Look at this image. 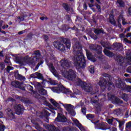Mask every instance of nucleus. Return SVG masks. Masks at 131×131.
Listing matches in <instances>:
<instances>
[{
	"label": "nucleus",
	"instance_id": "obj_1",
	"mask_svg": "<svg viewBox=\"0 0 131 131\" xmlns=\"http://www.w3.org/2000/svg\"><path fill=\"white\" fill-rule=\"evenodd\" d=\"M73 48L74 49V53H76L74 57V66L76 67L77 69H80V68L84 69L86 66V60H85V57L82 53V48L80 43L76 42L73 46Z\"/></svg>",
	"mask_w": 131,
	"mask_h": 131
},
{
	"label": "nucleus",
	"instance_id": "obj_2",
	"mask_svg": "<svg viewBox=\"0 0 131 131\" xmlns=\"http://www.w3.org/2000/svg\"><path fill=\"white\" fill-rule=\"evenodd\" d=\"M53 45L55 49H57L60 52H64L66 50V48L67 49H70L71 48L70 40L67 38L61 37L59 41H54Z\"/></svg>",
	"mask_w": 131,
	"mask_h": 131
},
{
	"label": "nucleus",
	"instance_id": "obj_3",
	"mask_svg": "<svg viewBox=\"0 0 131 131\" xmlns=\"http://www.w3.org/2000/svg\"><path fill=\"white\" fill-rule=\"evenodd\" d=\"M103 76L105 78H101L98 84L102 88L104 86V88H108V91H111L114 86V83L112 81V77L109 74L104 73L103 74Z\"/></svg>",
	"mask_w": 131,
	"mask_h": 131
},
{
	"label": "nucleus",
	"instance_id": "obj_4",
	"mask_svg": "<svg viewBox=\"0 0 131 131\" xmlns=\"http://www.w3.org/2000/svg\"><path fill=\"white\" fill-rule=\"evenodd\" d=\"M14 109L16 112H14V111L10 108H7L5 111L6 112L7 116L11 118V119H15V114H17V115H21L24 112V106H23L20 104H17L14 107Z\"/></svg>",
	"mask_w": 131,
	"mask_h": 131
},
{
	"label": "nucleus",
	"instance_id": "obj_5",
	"mask_svg": "<svg viewBox=\"0 0 131 131\" xmlns=\"http://www.w3.org/2000/svg\"><path fill=\"white\" fill-rule=\"evenodd\" d=\"M103 53L104 55L108 57V58H113V57H114L115 61L119 64L120 66H123L124 63V58H123V57L120 55L115 56V54H114L113 52L107 49H104Z\"/></svg>",
	"mask_w": 131,
	"mask_h": 131
},
{
	"label": "nucleus",
	"instance_id": "obj_6",
	"mask_svg": "<svg viewBox=\"0 0 131 131\" xmlns=\"http://www.w3.org/2000/svg\"><path fill=\"white\" fill-rule=\"evenodd\" d=\"M114 82L115 85L118 89H121L122 91H126L128 93H131V86L125 84V82L121 78H118V79H115Z\"/></svg>",
	"mask_w": 131,
	"mask_h": 131
},
{
	"label": "nucleus",
	"instance_id": "obj_7",
	"mask_svg": "<svg viewBox=\"0 0 131 131\" xmlns=\"http://www.w3.org/2000/svg\"><path fill=\"white\" fill-rule=\"evenodd\" d=\"M55 121L57 122H63L64 125H69L71 124V122L67 119V118L61 113H58L57 117L55 119Z\"/></svg>",
	"mask_w": 131,
	"mask_h": 131
},
{
	"label": "nucleus",
	"instance_id": "obj_8",
	"mask_svg": "<svg viewBox=\"0 0 131 131\" xmlns=\"http://www.w3.org/2000/svg\"><path fill=\"white\" fill-rule=\"evenodd\" d=\"M59 103L64 107L65 109L68 111V114L71 116H75L76 113L74 111V106L71 104H63L61 101L59 102Z\"/></svg>",
	"mask_w": 131,
	"mask_h": 131
},
{
	"label": "nucleus",
	"instance_id": "obj_9",
	"mask_svg": "<svg viewBox=\"0 0 131 131\" xmlns=\"http://www.w3.org/2000/svg\"><path fill=\"white\" fill-rule=\"evenodd\" d=\"M33 55H34L35 56H33L30 60V64H32V65H34L35 64H36L37 62H39V58L37 57H40L41 54H40V51L39 50H36L33 51Z\"/></svg>",
	"mask_w": 131,
	"mask_h": 131
},
{
	"label": "nucleus",
	"instance_id": "obj_10",
	"mask_svg": "<svg viewBox=\"0 0 131 131\" xmlns=\"http://www.w3.org/2000/svg\"><path fill=\"white\" fill-rule=\"evenodd\" d=\"M24 83L23 82H20L18 80H15L11 82V85L15 89H19L21 91H25L26 89H25V86L23 85Z\"/></svg>",
	"mask_w": 131,
	"mask_h": 131
},
{
	"label": "nucleus",
	"instance_id": "obj_11",
	"mask_svg": "<svg viewBox=\"0 0 131 131\" xmlns=\"http://www.w3.org/2000/svg\"><path fill=\"white\" fill-rule=\"evenodd\" d=\"M89 48L90 50H91V51L96 52L98 55H101V54H102L103 48H102V46H101L92 44L89 47Z\"/></svg>",
	"mask_w": 131,
	"mask_h": 131
},
{
	"label": "nucleus",
	"instance_id": "obj_12",
	"mask_svg": "<svg viewBox=\"0 0 131 131\" xmlns=\"http://www.w3.org/2000/svg\"><path fill=\"white\" fill-rule=\"evenodd\" d=\"M82 88L85 92L87 93H91V92H93V90H94V87L93 85L91 84H88L86 82H84L82 85Z\"/></svg>",
	"mask_w": 131,
	"mask_h": 131
},
{
	"label": "nucleus",
	"instance_id": "obj_13",
	"mask_svg": "<svg viewBox=\"0 0 131 131\" xmlns=\"http://www.w3.org/2000/svg\"><path fill=\"white\" fill-rule=\"evenodd\" d=\"M36 78H37L38 79H41V80H42V82H41L42 84H46V83H45V81H46V82H49L50 84H54V81L52 80V79L51 78L49 79L50 81L46 80V79H44L42 74H41L40 73L37 72Z\"/></svg>",
	"mask_w": 131,
	"mask_h": 131
},
{
	"label": "nucleus",
	"instance_id": "obj_14",
	"mask_svg": "<svg viewBox=\"0 0 131 131\" xmlns=\"http://www.w3.org/2000/svg\"><path fill=\"white\" fill-rule=\"evenodd\" d=\"M50 102L54 107H56V111L58 112H63V108L61 107V105L59 104V103L57 102L56 100H54V99H50Z\"/></svg>",
	"mask_w": 131,
	"mask_h": 131
},
{
	"label": "nucleus",
	"instance_id": "obj_15",
	"mask_svg": "<svg viewBox=\"0 0 131 131\" xmlns=\"http://www.w3.org/2000/svg\"><path fill=\"white\" fill-rule=\"evenodd\" d=\"M75 77H76L75 71L72 69L69 70L67 75L68 79H69V80H73Z\"/></svg>",
	"mask_w": 131,
	"mask_h": 131
},
{
	"label": "nucleus",
	"instance_id": "obj_16",
	"mask_svg": "<svg viewBox=\"0 0 131 131\" xmlns=\"http://www.w3.org/2000/svg\"><path fill=\"white\" fill-rule=\"evenodd\" d=\"M110 100H111V101H113L114 103L115 104H116L117 105H119L123 103V101H122V100H120L118 97H115V95H112L111 96Z\"/></svg>",
	"mask_w": 131,
	"mask_h": 131
},
{
	"label": "nucleus",
	"instance_id": "obj_17",
	"mask_svg": "<svg viewBox=\"0 0 131 131\" xmlns=\"http://www.w3.org/2000/svg\"><path fill=\"white\" fill-rule=\"evenodd\" d=\"M94 123L95 124V128H97L98 129H102V130H106V129H107V127H106V125H105L104 123H98V122H95Z\"/></svg>",
	"mask_w": 131,
	"mask_h": 131
},
{
	"label": "nucleus",
	"instance_id": "obj_18",
	"mask_svg": "<svg viewBox=\"0 0 131 131\" xmlns=\"http://www.w3.org/2000/svg\"><path fill=\"white\" fill-rule=\"evenodd\" d=\"M86 55L87 57V59L88 60H90V61H92V62H96L97 61V59L93 56V54L91 52H90L89 50H86Z\"/></svg>",
	"mask_w": 131,
	"mask_h": 131
},
{
	"label": "nucleus",
	"instance_id": "obj_19",
	"mask_svg": "<svg viewBox=\"0 0 131 131\" xmlns=\"http://www.w3.org/2000/svg\"><path fill=\"white\" fill-rule=\"evenodd\" d=\"M55 91L57 94H60L61 92H64V94L69 93V89H66L63 86L57 88Z\"/></svg>",
	"mask_w": 131,
	"mask_h": 131
},
{
	"label": "nucleus",
	"instance_id": "obj_20",
	"mask_svg": "<svg viewBox=\"0 0 131 131\" xmlns=\"http://www.w3.org/2000/svg\"><path fill=\"white\" fill-rule=\"evenodd\" d=\"M46 128L48 129L49 131H61L59 128L56 127L55 125H47L46 126Z\"/></svg>",
	"mask_w": 131,
	"mask_h": 131
},
{
	"label": "nucleus",
	"instance_id": "obj_21",
	"mask_svg": "<svg viewBox=\"0 0 131 131\" xmlns=\"http://www.w3.org/2000/svg\"><path fill=\"white\" fill-rule=\"evenodd\" d=\"M14 77H15L16 79H17V80H25V77L19 74L18 71L15 72Z\"/></svg>",
	"mask_w": 131,
	"mask_h": 131
},
{
	"label": "nucleus",
	"instance_id": "obj_22",
	"mask_svg": "<svg viewBox=\"0 0 131 131\" xmlns=\"http://www.w3.org/2000/svg\"><path fill=\"white\" fill-rule=\"evenodd\" d=\"M32 123L35 125V128L36 129L38 130V131H43V128L40 127V125L38 123L36 122L35 121H31Z\"/></svg>",
	"mask_w": 131,
	"mask_h": 131
},
{
	"label": "nucleus",
	"instance_id": "obj_23",
	"mask_svg": "<svg viewBox=\"0 0 131 131\" xmlns=\"http://www.w3.org/2000/svg\"><path fill=\"white\" fill-rule=\"evenodd\" d=\"M71 62L70 61L68 60H65L63 62L61 63V66L63 67H66L67 68H69L71 67Z\"/></svg>",
	"mask_w": 131,
	"mask_h": 131
},
{
	"label": "nucleus",
	"instance_id": "obj_24",
	"mask_svg": "<svg viewBox=\"0 0 131 131\" xmlns=\"http://www.w3.org/2000/svg\"><path fill=\"white\" fill-rule=\"evenodd\" d=\"M109 19L111 24L114 25V26H116V21L114 19V15L113 14H110Z\"/></svg>",
	"mask_w": 131,
	"mask_h": 131
},
{
	"label": "nucleus",
	"instance_id": "obj_25",
	"mask_svg": "<svg viewBox=\"0 0 131 131\" xmlns=\"http://www.w3.org/2000/svg\"><path fill=\"white\" fill-rule=\"evenodd\" d=\"M48 65L51 72H52V73H53V74L55 75V73H56V69H55L53 63H50Z\"/></svg>",
	"mask_w": 131,
	"mask_h": 131
},
{
	"label": "nucleus",
	"instance_id": "obj_26",
	"mask_svg": "<svg viewBox=\"0 0 131 131\" xmlns=\"http://www.w3.org/2000/svg\"><path fill=\"white\" fill-rule=\"evenodd\" d=\"M62 8H63L66 12H70V6L66 3H62Z\"/></svg>",
	"mask_w": 131,
	"mask_h": 131
},
{
	"label": "nucleus",
	"instance_id": "obj_27",
	"mask_svg": "<svg viewBox=\"0 0 131 131\" xmlns=\"http://www.w3.org/2000/svg\"><path fill=\"white\" fill-rule=\"evenodd\" d=\"M94 33L95 34H101V33H102V34H105V32H104V30H103L102 28L100 29H94Z\"/></svg>",
	"mask_w": 131,
	"mask_h": 131
},
{
	"label": "nucleus",
	"instance_id": "obj_28",
	"mask_svg": "<svg viewBox=\"0 0 131 131\" xmlns=\"http://www.w3.org/2000/svg\"><path fill=\"white\" fill-rule=\"evenodd\" d=\"M39 93L42 96H47L48 95V91L43 88H41L39 90Z\"/></svg>",
	"mask_w": 131,
	"mask_h": 131
},
{
	"label": "nucleus",
	"instance_id": "obj_29",
	"mask_svg": "<svg viewBox=\"0 0 131 131\" xmlns=\"http://www.w3.org/2000/svg\"><path fill=\"white\" fill-rule=\"evenodd\" d=\"M15 60L16 61V63L20 64V65H23V61H22L23 60V58H22V57L19 56L16 57L15 58Z\"/></svg>",
	"mask_w": 131,
	"mask_h": 131
},
{
	"label": "nucleus",
	"instance_id": "obj_30",
	"mask_svg": "<svg viewBox=\"0 0 131 131\" xmlns=\"http://www.w3.org/2000/svg\"><path fill=\"white\" fill-rule=\"evenodd\" d=\"M113 113L115 115H117V116H120V115H121V109H116L114 111Z\"/></svg>",
	"mask_w": 131,
	"mask_h": 131
},
{
	"label": "nucleus",
	"instance_id": "obj_31",
	"mask_svg": "<svg viewBox=\"0 0 131 131\" xmlns=\"http://www.w3.org/2000/svg\"><path fill=\"white\" fill-rule=\"evenodd\" d=\"M73 121L75 124L76 126H77V127H80V126H81V123L79 122V121H78V120L75 119L73 120Z\"/></svg>",
	"mask_w": 131,
	"mask_h": 131
},
{
	"label": "nucleus",
	"instance_id": "obj_32",
	"mask_svg": "<svg viewBox=\"0 0 131 131\" xmlns=\"http://www.w3.org/2000/svg\"><path fill=\"white\" fill-rule=\"evenodd\" d=\"M62 131H74V128L72 127L65 126L62 128Z\"/></svg>",
	"mask_w": 131,
	"mask_h": 131
},
{
	"label": "nucleus",
	"instance_id": "obj_33",
	"mask_svg": "<svg viewBox=\"0 0 131 131\" xmlns=\"http://www.w3.org/2000/svg\"><path fill=\"white\" fill-rule=\"evenodd\" d=\"M121 98L123 99L125 102H127V101H128V95L126 94H122Z\"/></svg>",
	"mask_w": 131,
	"mask_h": 131
},
{
	"label": "nucleus",
	"instance_id": "obj_34",
	"mask_svg": "<svg viewBox=\"0 0 131 131\" xmlns=\"http://www.w3.org/2000/svg\"><path fill=\"white\" fill-rule=\"evenodd\" d=\"M129 130H131V121L126 123L125 130L128 131Z\"/></svg>",
	"mask_w": 131,
	"mask_h": 131
},
{
	"label": "nucleus",
	"instance_id": "obj_35",
	"mask_svg": "<svg viewBox=\"0 0 131 131\" xmlns=\"http://www.w3.org/2000/svg\"><path fill=\"white\" fill-rule=\"evenodd\" d=\"M117 3L121 8H124L125 4H124V2H123V1L118 0L117 1Z\"/></svg>",
	"mask_w": 131,
	"mask_h": 131
},
{
	"label": "nucleus",
	"instance_id": "obj_36",
	"mask_svg": "<svg viewBox=\"0 0 131 131\" xmlns=\"http://www.w3.org/2000/svg\"><path fill=\"white\" fill-rule=\"evenodd\" d=\"M62 29L63 31H68L70 29V27H68V25L64 24L62 25Z\"/></svg>",
	"mask_w": 131,
	"mask_h": 131
},
{
	"label": "nucleus",
	"instance_id": "obj_37",
	"mask_svg": "<svg viewBox=\"0 0 131 131\" xmlns=\"http://www.w3.org/2000/svg\"><path fill=\"white\" fill-rule=\"evenodd\" d=\"M86 117L89 119V120H91V119H94V118H95V115L88 114L86 115Z\"/></svg>",
	"mask_w": 131,
	"mask_h": 131
},
{
	"label": "nucleus",
	"instance_id": "obj_38",
	"mask_svg": "<svg viewBox=\"0 0 131 131\" xmlns=\"http://www.w3.org/2000/svg\"><path fill=\"white\" fill-rule=\"evenodd\" d=\"M89 71L92 74L95 73V67L94 66H91L89 68Z\"/></svg>",
	"mask_w": 131,
	"mask_h": 131
},
{
	"label": "nucleus",
	"instance_id": "obj_39",
	"mask_svg": "<svg viewBox=\"0 0 131 131\" xmlns=\"http://www.w3.org/2000/svg\"><path fill=\"white\" fill-rule=\"evenodd\" d=\"M113 46L114 47H115V48H116L117 49H121V48L122 47V45H121V43H113Z\"/></svg>",
	"mask_w": 131,
	"mask_h": 131
},
{
	"label": "nucleus",
	"instance_id": "obj_40",
	"mask_svg": "<svg viewBox=\"0 0 131 131\" xmlns=\"http://www.w3.org/2000/svg\"><path fill=\"white\" fill-rule=\"evenodd\" d=\"M81 112L83 114V115H85L86 114V107L83 106L81 109Z\"/></svg>",
	"mask_w": 131,
	"mask_h": 131
},
{
	"label": "nucleus",
	"instance_id": "obj_41",
	"mask_svg": "<svg viewBox=\"0 0 131 131\" xmlns=\"http://www.w3.org/2000/svg\"><path fill=\"white\" fill-rule=\"evenodd\" d=\"M95 110L96 112H101V111H102V108H101V106L96 105L95 106Z\"/></svg>",
	"mask_w": 131,
	"mask_h": 131
},
{
	"label": "nucleus",
	"instance_id": "obj_42",
	"mask_svg": "<svg viewBox=\"0 0 131 131\" xmlns=\"http://www.w3.org/2000/svg\"><path fill=\"white\" fill-rule=\"evenodd\" d=\"M6 67V65L5 64V62H0V68L1 70H4Z\"/></svg>",
	"mask_w": 131,
	"mask_h": 131
},
{
	"label": "nucleus",
	"instance_id": "obj_43",
	"mask_svg": "<svg viewBox=\"0 0 131 131\" xmlns=\"http://www.w3.org/2000/svg\"><path fill=\"white\" fill-rule=\"evenodd\" d=\"M43 37L45 43H48V42L49 41V36L47 35H44Z\"/></svg>",
	"mask_w": 131,
	"mask_h": 131
},
{
	"label": "nucleus",
	"instance_id": "obj_44",
	"mask_svg": "<svg viewBox=\"0 0 131 131\" xmlns=\"http://www.w3.org/2000/svg\"><path fill=\"white\" fill-rule=\"evenodd\" d=\"M6 128H7V127L5 125L0 124V131H5Z\"/></svg>",
	"mask_w": 131,
	"mask_h": 131
},
{
	"label": "nucleus",
	"instance_id": "obj_45",
	"mask_svg": "<svg viewBox=\"0 0 131 131\" xmlns=\"http://www.w3.org/2000/svg\"><path fill=\"white\" fill-rule=\"evenodd\" d=\"M51 115V114L48 111H45L43 113V116L45 117H49Z\"/></svg>",
	"mask_w": 131,
	"mask_h": 131
},
{
	"label": "nucleus",
	"instance_id": "obj_46",
	"mask_svg": "<svg viewBox=\"0 0 131 131\" xmlns=\"http://www.w3.org/2000/svg\"><path fill=\"white\" fill-rule=\"evenodd\" d=\"M83 82H82V80H81V79H78L77 83L78 85H81V88H82V84H83Z\"/></svg>",
	"mask_w": 131,
	"mask_h": 131
},
{
	"label": "nucleus",
	"instance_id": "obj_47",
	"mask_svg": "<svg viewBox=\"0 0 131 131\" xmlns=\"http://www.w3.org/2000/svg\"><path fill=\"white\" fill-rule=\"evenodd\" d=\"M32 36H33V34H32V33L28 34L26 37L27 39H32Z\"/></svg>",
	"mask_w": 131,
	"mask_h": 131
},
{
	"label": "nucleus",
	"instance_id": "obj_48",
	"mask_svg": "<svg viewBox=\"0 0 131 131\" xmlns=\"http://www.w3.org/2000/svg\"><path fill=\"white\" fill-rule=\"evenodd\" d=\"M21 102L24 104H30V101L28 99H21Z\"/></svg>",
	"mask_w": 131,
	"mask_h": 131
},
{
	"label": "nucleus",
	"instance_id": "obj_49",
	"mask_svg": "<svg viewBox=\"0 0 131 131\" xmlns=\"http://www.w3.org/2000/svg\"><path fill=\"white\" fill-rule=\"evenodd\" d=\"M42 64H43V61H40L39 62H38V63H37V64L36 65V67H35V70H37V69H38V68L39 67V66H40V65H42Z\"/></svg>",
	"mask_w": 131,
	"mask_h": 131
},
{
	"label": "nucleus",
	"instance_id": "obj_50",
	"mask_svg": "<svg viewBox=\"0 0 131 131\" xmlns=\"http://www.w3.org/2000/svg\"><path fill=\"white\" fill-rule=\"evenodd\" d=\"M16 100L15 99L12 98V97H9L6 100V102H15Z\"/></svg>",
	"mask_w": 131,
	"mask_h": 131
},
{
	"label": "nucleus",
	"instance_id": "obj_51",
	"mask_svg": "<svg viewBox=\"0 0 131 131\" xmlns=\"http://www.w3.org/2000/svg\"><path fill=\"white\" fill-rule=\"evenodd\" d=\"M37 74V72H36L35 73H33V74L30 75V78H36Z\"/></svg>",
	"mask_w": 131,
	"mask_h": 131
},
{
	"label": "nucleus",
	"instance_id": "obj_52",
	"mask_svg": "<svg viewBox=\"0 0 131 131\" xmlns=\"http://www.w3.org/2000/svg\"><path fill=\"white\" fill-rule=\"evenodd\" d=\"M66 19L67 21H71V16L70 15L67 14L66 16Z\"/></svg>",
	"mask_w": 131,
	"mask_h": 131
},
{
	"label": "nucleus",
	"instance_id": "obj_53",
	"mask_svg": "<svg viewBox=\"0 0 131 131\" xmlns=\"http://www.w3.org/2000/svg\"><path fill=\"white\" fill-rule=\"evenodd\" d=\"M124 124V121H121L119 123V127L120 128L121 127H122V125Z\"/></svg>",
	"mask_w": 131,
	"mask_h": 131
},
{
	"label": "nucleus",
	"instance_id": "obj_54",
	"mask_svg": "<svg viewBox=\"0 0 131 131\" xmlns=\"http://www.w3.org/2000/svg\"><path fill=\"white\" fill-rule=\"evenodd\" d=\"M49 107L51 110H53L54 109H55V110H57V108L54 107V106L52 105V104H50L49 105Z\"/></svg>",
	"mask_w": 131,
	"mask_h": 131
},
{
	"label": "nucleus",
	"instance_id": "obj_55",
	"mask_svg": "<svg viewBox=\"0 0 131 131\" xmlns=\"http://www.w3.org/2000/svg\"><path fill=\"white\" fill-rule=\"evenodd\" d=\"M70 29L72 30H75V31H78V28L76 27L75 26H74L73 27H70Z\"/></svg>",
	"mask_w": 131,
	"mask_h": 131
},
{
	"label": "nucleus",
	"instance_id": "obj_56",
	"mask_svg": "<svg viewBox=\"0 0 131 131\" xmlns=\"http://www.w3.org/2000/svg\"><path fill=\"white\" fill-rule=\"evenodd\" d=\"M124 41H125L127 43H131V41L129 40L128 39L126 38H124Z\"/></svg>",
	"mask_w": 131,
	"mask_h": 131
},
{
	"label": "nucleus",
	"instance_id": "obj_57",
	"mask_svg": "<svg viewBox=\"0 0 131 131\" xmlns=\"http://www.w3.org/2000/svg\"><path fill=\"white\" fill-rule=\"evenodd\" d=\"M107 123H108V124H112V123H113V120L110 119L107 120Z\"/></svg>",
	"mask_w": 131,
	"mask_h": 131
},
{
	"label": "nucleus",
	"instance_id": "obj_58",
	"mask_svg": "<svg viewBox=\"0 0 131 131\" xmlns=\"http://www.w3.org/2000/svg\"><path fill=\"white\" fill-rule=\"evenodd\" d=\"M2 81L3 84H5V83H6V78H5V77H2Z\"/></svg>",
	"mask_w": 131,
	"mask_h": 131
},
{
	"label": "nucleus",
	"instance_id": "obj_59",
	"mask_svg": "<svg viewBox=\"0 0 131 131\" xmlns=\"http://www.w3.org/2000/svg\"><path fill=\"white\" fill-rule=\"evenodd\" d=\"M118 27L121 28V23H120V19L118 20Z\"/></svg>",
	"mask_w": 131,
	"mask_h": 131
},
{
	"label": "nucleus",
	"instance_id": "obj_60",
	"mask_svg": "<svg viewBox=\"0 0 131 131\" xmlns=\"http://www.w3.org/2000/svg\"><path fill=\"white\" fill-rule=\"evenodd\" d=\"M96 7L97 8V9L99 11H101V6L99 4H97L96 5Z\"/></svg>",
	"mask_w": 131,
	"mask_h": 131
},
{
	"label": "nucleus",
	"instance_id": "obj_61",
	"mask_svg": "<svg viewBox=\"0 0 131 131\" xmlns=\"http://www.w3.org/2000/svg\"><path fill=\"white\" fill-rule=\"evenodd\" d=\"M78 127L81 131H84L85 130L84 127H83V126H82V125L81 124V126L80 127Z\"/></svg>",
	"mask_w": 131,
	"mask_h": 131
},
{
	"label": "nucleus",
	"instance_id": "obj_62",
	"mask_svg": "<svg viewBox=\"0 0 131 131\" xmlns=\"http://www.w3.org/2000/svg\"><path fill=\"white\" fill-rule=\"evenodd\" d=\"M24 33H25V30L20 31L18 32V34H19V35H21V34H23Z\"/></svg>",
	"mask_w": 131,
	"mask_h": 131
},
{
	"label": "nucleus",
	"instance_id": "obj_63",
	"mask_svg": "<svg viewBox=\"0 0 131 131\" xmlns=\"http://www.w3.org/2000/svg\"><path fill=\"white\" fill-rule=\"evenodd\" d=\"M128 14H129V15L131 16V6L129 7L128 9Z\"/></svg>",
	"mask_w": 131,
	"mask_h": 131
},
{
	"label": "nucleus",
	"instance_id": "obj_64",
	"mask_svg": "<svg viewBox=\"0 0 131 131\" xmlns=\"http://www.w3.org/2000/svg\"><path fill=\"white\" fill-rule=\"evenodd\" d=\"M125 81L127 82H129V83H131V78H126L125 79Z\"/></svg>",
	"mask_w": 131,
	"mask_h": 131
}]
</instances>
